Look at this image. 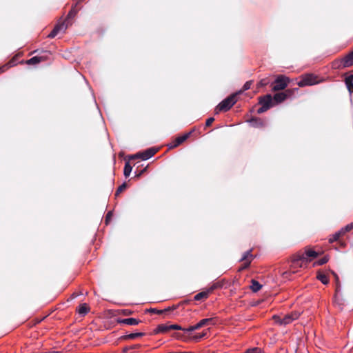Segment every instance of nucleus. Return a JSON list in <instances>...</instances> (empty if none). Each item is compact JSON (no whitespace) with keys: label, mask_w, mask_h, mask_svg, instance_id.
<instances>
[{"label":"nucleus","mask_w":353,"mask_h":353,"mask_svg":"<svg viewBox=\"0 0 353 353\" xmlns=\"http://www.w3.org/2000/svg\"><path fill=\"white\" fill-rule=\"evenodd\" d=\"M43 60H44L43 58L41 57H34L28 59L26 61V63L28 65H31V64L35 65V64L40 63L41 61H43Z\"/></svg>","instance_id":"16"},{"label":"nucleus","mask_w":353,"mask_h":353,"mask_svg":"<svg viewBox=\"0 0 353 353\" xmlns=\"http://www.w3.org/2000/svg\"><path fill=\"white\" fill-rule=\"evenodd\" d=\"M206 334H207L206 332H203V334H199V337H197V339H201V338L205 337L206 336Z\"/></svg>","instance_id":"39"},{"label":"nucleus","mask_w":353,"mask_h":353,"mask_svg":"<svg viewBox=\"0 0 353 353\" xmlns=\"http://www.w3.org/2000/svg\"><path fill=\"white\" fill-rule=\"evenodd\" d=\"M214 118H212V117H210V118L208 119H207V121H206V122H205V125H206V126H210V125L212 123V122L214 121Z\"/></svg>","instance_id":"33"},{"label":"nucleus","mask_w":353,"mask_h":353,"mask_svg":"<svg viewBox=\"0 0 353 353\" xmlns=\"http://www.w3.org/2000/svg\"><path fill=\"white\" fill-rule=\"evenodd\" d=\"M317 279L323 284H327L329 283V278L323 273L319 272L317 275Z\"/></svg>","instance_id":"22"},{"label":"nucleus","mask_w":353,"mask_h":353,"mask_svg":"<svg viewBox=\"0 0 353 353\" xmlns=\"http://www.w3.org/2000/svg\"><path fill=\"white\" fill-rule=\"evenodd\" d=\"M289 81L290 79L288 77L283 75H279L274 81V85L272 90L274 91L284 90L288 86Z\"/></svg>","instance_id":"4"},{"label":"nucleus","mask_w":353,"mask_h":353,"mask_svg":"<svg viewBox=\"0 0 353 353\" xmlns=\"http://www.w3.org/2000/svg\"><path fill=\"white\" fill-rule=\"evenodd\" d=\"M75 14V11L74 8H72L68 13V17H71L72 15Z\"/></svg>","instance_id":"38"},{"label":"nucleus","mask_w":353,"mask_h":353,"mask_svg":"<svg viewBox=\"0 0 353 353\" xmlns=\"http://www.w3.org/2000/svg\"><path fill=\"white\" fill-rule=\"evenodd\" d=\"M67 24L65 21L59 23L52 30V31L48 34L49 38H54L60 32H64L67 29Z\"/></svg>","instance_id":"8"},{"label":"nucleus","mask_w":353,"mask_h":353,"mask_svg":"<svg viewBox=\"0 0 353 353\" xmlns=\"http://www.w3.org/2000/svg\"><path fill=\"white\" fill-rule=\"evenodd\" d=\"M140 322L139 320L134 319V318H128V319H124L122 321H121V323L130 325H135L139 324Z\"/></svg>","instance_id":"13"},{"label":"nucleus","mask_w":353,"mask_h":353,"mask_svg":"<svg viewBox=\"0 0 353 353\" xmlns=\"http://www.w3.org/2000/svg\"><path fill=\"white\" fill-rule=\"evenodd\" d=\"M126 188L125 183L122 184L121 186H119L116 192V195H118L120 194L122 191H123Z\"/></svg>","instance_id":"29"},{"label":"nucleus","mask_w":353,"mask_h":353,"mask_svg":"<svg viewBox=\"0 0 353 353\" xmlns=\"http://www.w3.org/2000/svg\"><path fill=\"white\" fill-rule=\"evenodd\" d=\"M54 353H57V352H54Z\"/></svg>","instance_id":"42"},{"label":"nucleus","mask_w":353,"mask_h":353,"mask_svg":"<svg viewBox=\"0 0 353 353\" xmlns=\"http://www.w3.org/2000/svg\"><path fill=\"white\" fill-rule=\"evenodd\" d=\"M132 166L130 165L129 163H126L125 165V167H124V175L125 176H128L131 172H132Z\"/></svg>","instance_id":"24"},{"label":"nucleus","mask_w":353,"mask_h":353,"mask_svg":"<svg viewBox=\"0 0 353 353\" xmlns=\"http://www.w3.org/2000/svg\"><path fill=\"white\" fill-rule=\"evenodd\" d=\"M170 325H167V324L159 325L157 327V332L165 333V332H169L170 330Z\"/></svg>","instance_id":"18"},{"label":"nucleus","mask_w":353,"mask_h":353,"mask_svg":"<svg viewBox=\"0 0 353 353\" xmlns=\"http://www.w3.org/2000/svg\"><path fill=\"white\" fill-rule=\"evenodd\" d=\"M139 347H140V345H138V344L130 346V347H126L123 349V352H125L126 353H131V352H129L130 350L139 348Z\"/></svg>","instance_id":"28"},{"label":"nucleus","mask_w":353,"mask_h":353,"mask_svg":"<svg viewBox=\"0 0 353 353\" xmlns=\"http://www.w3.org/2000/svg\"><path fill=\"white\" fill-rule=\"evenodd\" d=\"M145 334L143 332H136V333H131L127 335H125L123 336V339L128 340V339H134L138 337H141L144 336Z\"/></svg>","instance_id":"14"},{"label":"nucleus","mask_w":353,"mask_h":353,"mask_svg":"<svg viewBox=\"0 0 353 353\" xmlns=\"http://www.w3.org/2000/svg\"><path fill=\"white\" fill-rule=\"evenodd\" d=\"M335 68H347L353 65V51L340 61H336L334 63Z\"/></svg>","instance_id":"5"},{"label":"nucleus","mask_w":353,"mask_h":353,"mask_svg":"<svg viewBox=\"0 0 353 353\" xmlns=\"http://www.w3.org/2000/svg\"><path fill=\"white\" fill-rule=\"evenodd\" d=\"M261 287H262V285L258 281H256L255 280H252V284L250 285V288L254 292H256L259 290H260Z\"/></svg>","instance_id":"20"},{"label":"nucleus","mask_w":353,"mask_h":353,"mask_svg":"<svg viewBox=\"0 0 353 353\" xmlns=\"http://www.w3.org/2000/svg\"><path fill=\"white\" fill-rule=\"evenodd\" d=\"M189 137V134H185L183 136L177 137L170 145V148H175L181 144L183 141H185L188 137Z\"/></svg>","instance_id":"11"},{"label":"nucleus","mask_w":353,"mask_h":353,"mask_svg":"<svg viewBox=\"0 0 353 353\" xmlns=\"http://www.w3.org/2000/svg\"><path fill=\"white\" fill-rule=\"evenodd\" d=\"M268 83V82L263 79V80H261L259 83V86H264L266 84Z\"/></svg>","instance_id":"36"},{"label":"nucleus","mask_w":353,"mask_h":353,"mask_svg":"<svg viewBox=\"0 0 353 353\" xmlns=\"http://www.w3.org/2000/svg\"><path fill=\"white\" fill-rule=\"evenodd\" d=\"M261 107L258 109L257 112L261 114L268 110L272 106V98L270 94H267L260 99Z\"/></svg>","instance_id":"6"},{"label":"nucleus","mask_w":353,"mask_h":353,"mask_svg":"<svg viewBox=\"0 0 353 353\" xmlns=\"http://www.w3.org/2000/svg\"><path fill=\"white\" fill-rule=\"evenodd\" d=\"M300 316V313L298 312H293L290 314H286L284 317L281 318L279 316H274L273 319L275 322L280 325H288L292 323L293 321L297 319Z\"/></svg>","instance_id":"3"},{"label":"nucleus","mask_w":353,"mask_h":353,"mask_svg":"<svg viewBox=\"0 0 353 353\" xmlns=\"http://www.w3.org/2000/svg\"><path fill=\"white\" fill-rule=\"evenodd\" d=\"M89 309V306L86 303H83L79 305L77 312L81 315H85L88 312Z\"/></svg>","instance_id":"15"},{"label":"nucleus","mask_w":353,"mask_h":353,"mask_svg":"<svg viewBox=\"0 0 353 353\" xmlns=\"http://www.w3.org/2000/svg\"><path fill=\"white\" fill-rule=\"evenodd\" d=\"M318 255V252L309 248L304 252H299L291 258L290 272L294 274L308 268L310 262Z\"/></svg>","instance_id":"1"},{"label":"nucleus","mask_w":353,"mask_h":353,"mask_svg":"<svg viewBox=\"0 0 353 353\" xmlns=\"http://www.w3.org/2000/svg\"><path fill=\"white\" fill-rule=\"evenodd\" d=\"M253 256L251 254V251H248L245 252L241 259V261H243V266L240 268L239 270H243V269L248 268L250 265Z\"/></svg>","instance_id":"10"},{"label":"nucleus","mask_w":353,"mask_h":353,"mask_svg":"<svg viewBox=\"0 0 353 353\" xmlns=\"http://www.w3.org/2000/svg\"><path fill=\"white\" fill-rule=\"evenodd\" d=\"M250 86H251V82L250 81H247L244 85H243V90H241L239 92V93L242 92L243 91H245V90H247L248 89L250 88Z\"/></svg>","instance_id":"30"},{"label":"nucleus","mask_w":353,"mask_h":353,"mask_svg":"<svg viewBox=\"0 0 353 353\" xmlns=\"http://www.w3.org/2000/svg\"><path fill=\"white\" fill-rule=\"evenodd\" d=\"M170 330H183V328H182L180 325H178L176 324L170 325Z\"/></svg>","instance_id":"31"},{"label":"nucleus","mask_w":353,"mask_h":353,"mask_svg":"<svg viewBox=\"0 0 353 353\" xmlns=\"http://www.w3.org/2000/svg\"><path fill=\"white\" fill-rule=\"evenodd\" d=\"M208 294H209V291L199 292V293H198V294H196L195 295L194 299L196 301H200V300H202V299H205L208 298Z\"/></svg>","instance_id":"21"},{"label":"nucleus","mask_w":353,"mask_h":353,"mask_svg":"<svg viewBox=\"0 0 353 353\" xmlns=\"http://www.w3.org/2000/svg\"><path fill=\"white\" fill-rule=\"evenodd\" d=\"M345 84L350 93L353 92V74L345 78Z\"/></svg>","instance_id":"12"},{"label":"nucleus","mask_w":353,"mask_h":353,"mask_svg":"<svg viewBox=\"0 0 353 353\" xmlns=\"http://www.w3.org/2000/svg\"><path fill=\"white\" fill-rule=\"evenodd\" d=\"M199 335H195L193 338L194 339L198 341L199 339H197V337H199Z\"/></svg>","instance_id":"40"},{"label":"nucleus","mask_w":353,"mask_h":353,"mask_svg":"<svg viewBox=\"0 0 353 353\" xmlns=\"http://www.w3.org/2000/svg\"><path fill=\"white\" fill-rule=\"evenodd\" d=\"M200 322L203 327L209 325H214L216 323L214 318L204 319L201 320Z\"/></svg>","instance_id":"19"},{"label":"nucleus","mask_w":353,"mask_h":353,"mask_svg":"<svg viewBox=\"0 0 353 353\" xmlns=\"http://www.w3.org/2000/svg\"><path fill=\"white\" fill-rule=\"evenodd\" d=\"M194 328V326H190L188 328H185V329H183V331L186 332H192L194 330H195Z\"/></svg>","instance_id":"34"},{"label":"nucleus","mask_w":353,"mask_h":353,"mask_svg":"<svg viewBox=\"0 0 353 353\" xmlns=\"http://www.w3.org/2000/svg\"><path fill=\"white\" fill-rule=\"evenodd\" d=\"M286 99V94L283 92L276 93L274 96V100L277 103H281L285 100Z\"/></svg>","instance_id":"17"},{"label":"nucleus","mask_w":353,"mask_h":353,"mask_svg":"<svg viewBox=\"0 0 353 353\" xmlns=\"http://www.w3.org/2000/svg\"><path fill=\"white\" fill-rule=\"evenodd\" d=\"M193 326H194L193 329H194L195 330L203 327L200 321L198 323H196L195 325H193Z\"/></svg>","instance_id":"35"},{"label":"nucleus","mask_w":353,"mask_h":353,"mask_svg":"<svg viewBox=\"0 0 353 353\" xmlns=\"http://www.w3.org/2000/svg\"><path fill=\"white\" fill-rule=\"evenodd\" d=\"M283 93L286 94V98H288L289 97H291L293 94L294 90H287Z\"/></svg>","instance_id":"32"},{"label":"nucleus","mask_w":353,"mask_h":353,"mask_svg":"<svg viewBox=\"0 0 353 353\" xmlns=\"http://www.w3.org/2000/svg\"><path fill=\"white\" fill-rule=\"evenodd\" d=\"M343 233L341 232V230L334 233L332 236L330 237L329 241L330 243H333L337 241L341 236H343Z\"/></svg>","instance_id":"23"},{"label":"nucleus","mask_w":353,"mask_h":353,"mask_svg":"<svg viewBox=\"0 0 353 353\" xmlns=\"http://www.w3.org/2000/svg\"><path fill=\"white\" fill-rule=\"evenodd\" d=\"M108 217H110V212H109V213L107 214V217H106V218L108 219Z\"/></svg>","instance_id":"41"},{"label":"nucleus","mask_w":353,"mask_h":353,"mask_svg":"<svg viewBox=\"0 0 353 353\" xmlns=\"http://www.w3.org/2000/svg\"><path fill=\"white\" fill-rule=\"evenodd\" d=\"M237 93L233 94L222 101L216 108L215 112L216 113H219V112H226L230 110L234 104L236 103L237 99Z\"/></svg>","instance_id":"2"},{"label":"nucleus","mask_w":353,"mask_h":353,"mask_svg":"<svg viewBox=\"0 0 353 353\" xmlns=\"http://www.w3.org/2000/svg\"><path fill=\"white\" fill-rule=\"evenodd\" d=\"M9 68L8 65H6L1 68H0V72H3L4 71H6L8 68Z\"/></svg>","instance_id":"37"},{"label":"nucleus","mask_w":353,"mask_h":353,"mask_svg":"<svg viewBox=\"0 0 353 353\" xmlns=\"http://www.w3.org/2000/svg\"><path fill=\"white\" fill-rule=\"evenodd\" d=\"M318 83L316 77L313 74H307L298 82V85L300 87L312 85Z\"/></svg>","instance_id":"7"},{"label":"nucleus","mask_w":353,"mask_h":353,"mask_svg":"<svg viewBox=\"0 0 353 353\" xmlns=\"http://www.w3.org/2000/svg\"><path fill=\"white\" fill-rule=\"evenodd\" d=\"M157 150L154 148H150L143 152L137 154L134 157L140 158L143 160H147L152 157L157 152Z\"/></svg>","instance_id":"9"},{"label":"nucleus","mask_w":353,"mask_h":353,"mask_svg":"<svg viewBox=\"0 0 353 353\" xmlns=\"http://www.w3.org/2000/svg\"><path fill=\"white\" fill-rule=\"evenodd\" d=\"M353 228V223L347 225L345 227L341 228V232L344 235L346 232L350 231Z\"/></svg>","instance_id":"25"},{"label":"nucleus","mask_w":353,"mask_h":353,"mask_svg":"<svg viewBox=\"0 0 353 353\" xmlns=\"http://www.w3.org/2000/svg\"><path fill=\"white\" fill-rule=\"evenodd\" d=\"M327 261H328V258L327 256H324L322 259H321L320 260L315 261L313 263V266L321 265L326 263Z\"/></svg>","instance_id":"26"},{"label":"nucleus","mask_w":353,"mask_h":353,"mask_svg":"<svg viewBox=\"0 0 353 353\" xmlns=\"http://www.w3.org/2000/svg\"><path fill=\"white\" fill-rule=\"evenodd\" d=\"M244 353H264V352L259 347H252V348L248 349Z\"/></svg>","instance_id":"27"}]
</instances>
